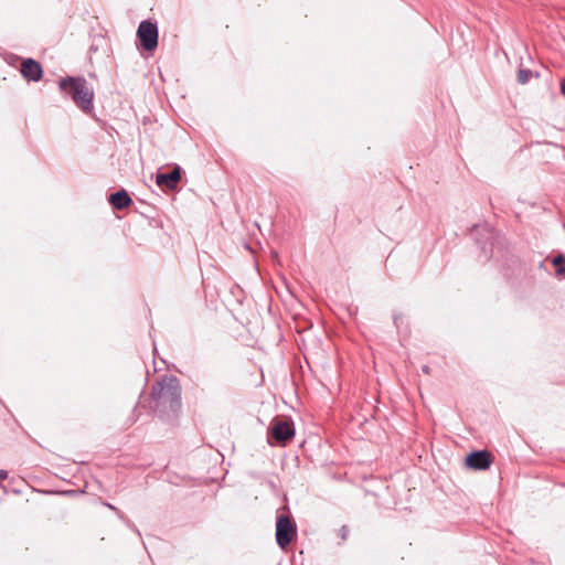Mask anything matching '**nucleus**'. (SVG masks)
<instances>
[{"instance_id":"obj_14","label":"nucleus","mask_w":565,"mask_h":565,"mask_svg":"<svg viewBox=\"0 0 565 565\" xmlns=\"http://www.w3.org/2000/svg\"><path fill=\"white\" fill-rule=\"evenodd\" d=\"M8 478V471L0 469V481H3Z\"/></svg>"},{"instance_id":"obj_8","label":"nucleus","mask_w":565,"mask_h":565,"mask_svg":"<svg viewBox=\"0 0 565 565\" xmlns=\"http://www.w3.org/2000/svg\"><path fill=\"white\" fill-rule=\"evenodd\" d=\"M20 72L25 79L32 82H38L43 76V68L41 64L33 58L24 60L21 63Z\"/></svg>"},{"instance_id":"obj_3","label":"nucleus","mask_w":565,"mask_h":565,"mask_svg":"<svg viewBox=\"0 0 565 565\" xmlns=\"http://www.w3.org/2000/svg\"><path fill=\"white\" fill-rule=\"evenodd\" d=\"M270 437L280 446H286L295 437V426L291 419L276 417L271 420Z\"/></svg>"},{"instance_id":"obj_6","label":"nucleus","mask_w":565,"mask_h":565,"mask_svg":"<svg viewBox=\"0 0 565 565\" xmlns=\"http://www.w3.org/2000/svg\"><path fill=\"white\" fill-rule=\"evenodd\" d=\"M182 169L175 164L169 173H158L156 175V184L162 190L174 191L181 180Z\"/></svg>"},{"instance_id":"obj_7","label":"nucleus","mask_w":565,"mask_h":565,"mask_svg":"<svg viewBox=\"0 0 565 565\" xmlns=\"http://www.w3.org/2000/svg\"><path fill=\"white\" fill-rule=\"evenodd\" d=\"M493 461V456L488 450H478L469 454L466 458L467 465L475 470H486Z\"/></svg>"},{"instance_id":"obj_2","label":"nucleus","mask_w":565,"mask_h":565,"mask_svg":"<svg viewBox=\"0 0 565 565\" xmlns=\"http://www.w3.org/2000/svg\"><path fill=\"white\" fill-rule=\"evenodd\" d=\"M60 90L70 96L73 103L84 113L94 108V92L83 76H66L58 81Z\"/></svg>"},{"instance_id":"obj_13","label":"nucleus","mask_w":565,"mask_h":565,"mask_svg":"<svg viewBox=\"0 0 565 565\" xmlns=\"http://www.w3.org/2000/svg\"><path fill=\"white\" fill-rule=\"evenodd\" d=\"M104 505L107 507L108 509L115 511L118 515L121 514V511L118 508H116L115 505H113V504H110L108 502H104Z\"/></svg>"},{"instance_id":"obj_10","label":"nucleus","mask_w":565,"mask_h":565,"mask_svg":"<svg viewBox=\"0 0 565 565\" xmlns=\"http://www.w3.org/2000/svg\"><path fill=\"white\" fill-rule=\"evenodd\" d=\"M552 264L556 266V275L557 276H565V267L563 264H565V255L559 254L556 257L553 258Z\"/></svg>"},{"instance_id":"obj_12","label":"nucleus","mask_w":565,"mask_h":565,"mask_svg":"<svg viewBox=\"0 0 565 565\" xmlns=\"http://www.w3.org/2000/svg\"><path fill=\"white\" fill-rule=\"evenodd\" d=\"M350 535V529L348 525H342L339 530V536L342 541H345Z\"/></svg>"},{"instance_id":"obj_9","label":"nucleus","mask_w":565,"mask_h":565,"mask_svg":"<svg viewBox=\"0 0 565 565\" xmlns=\"http://www.w3.org/2000/svg\"><path fill=\"white\" fill-rule=\"evenodd\" d=\"M109 202L116 210H124L128 207L132 200L125 190L117 191L109 196Z\"/></svg>"},{"instance_id":"obj_16","label":"nucleus","mask_w":565,"mask_h":565,"mask_svg":"<svg viewBox=\"0 0 565 565\" xmlns=\"http://www.w3.org/2000/svg\"><path fill=\"white\" fill-rule=\"evenodd\" d=\"M422 371H423L425 374H429V373H430V369H429V366H428V365H424V366L422 367Z\"/></svg>"},{"instance_id":"obj_11","label":"nucleus","mask_w":565,"mask_h":565,"mask_svg":"<svg viewBox=\"0 0 565 565\" xmlns=\"http://www.w3.org/2000/svg\"><path fill=\"white\" fill-rule=\"evenodd\" d=\"M531 71L520 68L516 74L518 82L522 85L526 84L530 79Z\"/></svg>"},{"instance_id":"obj_5","label":"nucleus","mask_w":565,"mask_h":565,"mask_svg":"<svg viewBox=\"0 0 565 565\" xmlns=\"http://www.w3.org/2000/svg\"><path fill=\"white\" fill-rule=\"evenodd\" d=\"M137 36L143 50L154 51L158 46L159 36L157 23L150 20L141 21L137 30Z\"/></svg>"},{"instance_id":"obj_4","label":"nucleus","mask_w":565,"mask_h":565,"mask_svg":"<svg viewBox=\"0 0 565 565\" xmlns=\"http://www.w3.org/2000/svg\"><path fill=\"white\" fill-rule=\"evenodd\" d=\"M297 529L294 521L285 514L277 516L276 542L280 548H286L296 537Z\"/></svg>"},{"instance_id":"obj_15","label":"nucleus","mask_w":565,"mask_h":565,"mask_svg":"<svg viewBox=\"0 0 565 565\" xmlns=\"http://www.w3.org/2000/svg\"><path fill=\"white\" fill-rule=\"evenodd\" d=\"M559 90L565 96V78L561 82Z\"/></svg>"},{"instance_id":"obj_1","label":"nucleus","mask_w":565,"mask_h":565,"mask_svg":"<svg viewBox=\"0 0 565 565\" xmlns=\"http://www.w3.org/2000/svg\"><path fill=\"white\" fill-rule=\"evenodd\" d=\"M181 385L174 375H162L151 386L154 412L167 422H174L181 413Z\"/></svg>"}]
</instances>
